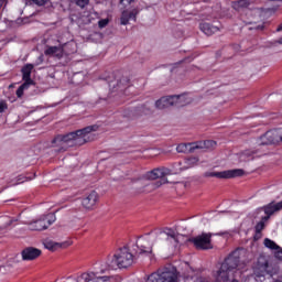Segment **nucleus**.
<instances>
[{
    "instance_id": "obj_1",
    "label": "nucleus",
    "mask_w": 282,
    "mask_h": 282,
    "mask_svg": "<svg viewBox=\"0 0 282 282\" xmlns=\"http://www.w3.org/2000/svg\"><path fill=\"white\" fill-rule=\"evenodd\" d=\"M94 131H98V126H89L66 135H58L54 139L53 147L58 151H67L69 147H82V144L94 140Z\"/></svg>"
},
{
    "instance_id": "obj_2",
    "label": "nucleus",
    "mask_w": 282,
    "mask_h": 282,
    "mask_svg": "<svg viewBox=\"0 0 282 282\" xmlns=\"http://www.w3.org/2000/svg\"><path fill=\"white\" fill-rule=\"evenodd\" d=\"M246 263L239 262V251H234L220 265L217 272V281L227 282L235 278V270H243Z\"/></svg>"
},
{
    "instance_id": "obj_3",
    "label": "nucleus",
    "mask_w": 282,
    "mask_h": 282,
    "mask_svg": "<svg viewBox=\"0 0 282 282\" xmlns=\"http://www.w3.org/2000/svg\"><path fill=\"white\" fill-rule=\"evenodd\" d=\"M153 243H160L158 241V232L152 235L143 236L137 239L135 246L133 250L135 252V257L149 256L153 252Z\"/></svg>"
},
{
    "instance_id": "obj_4",
    "label": "nucleus",
    "mask_w": 282,
    "mask_h": 282,
    "mask_svg": "<svg viewBox=\"0 0 282 282\" xmlns=\"http://www.w3.org/2000/svg\"><path fill=\"white\" fill-rule=\"evenodd\" d=\"M158 242L166 243L170 248H177L180 246V235L171 228H165L158 232Z\"/></svg>"
},
{
    "instance_id": "obj_5",
    "label": "nucleus",
    "mask_w": 282,
    "mask_h": 282,
    "mask_svg": "<svg viewBox=\"0 0 282 282\" xmlns=\"http://www.w3.org/2000/svg\"><path fill=\"white\" fill-rule=\"evenodd\" d=\"M56 221V216L53 214H47L44 216H41L40 218L32 220L30 223H26V226L29 227V230L32 231H42L47 230Z\"/></svg>"
},
{
    "instance_id": "obj_6",
    "label": "nucleus",
    "mask_w": 282,
    "mask_h": 282,
    "mask_svg": "<svg viewBox=\"0 0 282 282\" xmlns=\"http://www.w3.org/2000/svg\"><path fill=\"white\" fill-rule=\"evenodd\" d=\"M147 282H177V273L175 271H158L152 273Z\"/></svg>"
},
{
    "instance_id": "obj_7",
    "label": "nucleus",
    "mask_w": 282,
    "mask_h": 282,
    "mask_svg": "<svg viewBox=\"0 0 282 282\" xmlns=\"http://www.w3.org/2000/svg\"><path fill=\"white\" fill-rule=\"evenodd\" d=\"M279 142H282V128L278 130L268 131L258 140V144L261 145L279 144Z\"/></svg>"
},
{
    "instance_id": "obj_8",
    "label": "nucleus",
    "mask_w": 282,
    "mask_h": 282,
    "mask_svg": "<svg viewBox=\"0 0 282 282\" xmlns=\"http://www.w3.org/2000/svg\"><path fill=\"white\" fill-rule=\"evenodd\" d=\"M242 175H243V170L241 169L205 173V177H217L218 180H232V177H241Z\"/></svg>"
},
{
    "instance_id": "obj_9",
    "label": "nucleus",
    "mask_w": 282,
    "mask_h": 282,
    "mask_svg": "<svg viewBox=\"0 0 282 282\" xmlns=\"http://www.w3.org/2000/svg\"><path fill=\"white\" fill-rule=\"evenodd\" d=\"M212 237L213 234H202L192 238L191 241L198 250H210V248H213Z\"/></svg>"
},
{
    "instance_id": "obj_10",
    "label": "nucleus",
    "mask_w": 282,
    "mask_h": 282,
    "mask_svg": "<svg viewBox=\"0 0 282 282\" xmlns=\"http://www.w3.org/2000/svg\"><path fill=\"white\" fill-rule=\"evenodd\" d=\"M197 164H199V159L197 156L188 158L183 163H178V164L174 165L173 173H175V174L182 173V171L193 169V166H197Z\"/></svg>"
},
{
    "instance_id": "obj_11",
    "label": "nucleus",
    "mask_w": 282,
    "mask_h": 282,
    "mask_svg": "<svg viewBox=\"0 0 282 282\" xmlns=\"http://www.w3.org/2000/svg\"><path fill=\"white\" fill-rule=\"evenodd\" d=\"M166 175H173V172L166 167L154 169L145 174V180H160Z\"/></svg>"
},
{
    "instance_id": "obj_12",
    "label": "nucleus",
    "mask_w": 282,
    "mask_h": 282,
    "mask_svg": "<svg viewBox=\"0 0 282 282\" xmlns=\"http://www.w3.org/2000/svg\"><path fill=\"white\" fill-rule=\"evenodd\" d=\"M98 203V192L93 191L82 200V206L86 210H94V206Z\"/></svg>"
},
{
    "instance_id": "obj_13",
    "label": "nucleus",
    "mask_w": 282,
    "mask_h": 282,
    "mask_svg": "<svg viewBox=\"0 0 282 282\" xmlns=\"http://www.w3.org/2000/svg\"><path fill=\"white\" fill-rule=\"evenodd\" d=\"M140 13L137 8L123 10L121 13V25H128L129 21H135V17Z\"/></svg>"
},
{
    "instance_id": "obj_14",
    "label": "nucleus",
    "mask_w": 282,
    "mask_h": 282,
    "mask_svg": "<svg viewBox=\"0 0 282 282\" xmlns=\"http://www.w3.org/2000/svg\"><path fill=\"white\" fill-rule=\"evenodd\" d=\"M43 246L46 250H50L51 252H56V250H61L62 248H67L72 246V242H56L54 240H45L43 242Z\"/></svg>"
},
{
    "instance_id": "obj_15",
    "label": "nucleus",
    "mask_w": 282,
    "mask_h": 282,
    "mask_svg": "<svg viewBox=\"0 0 282 282\" xmlns=\"http://www.w3.org/2000/svg\"><path fill=\"white\" fill-rule=\"evenodd\" d=\"M41 254V250L34 247H28L22 251L23 261H34V259H39Z\"/></svg>"
},
{
    "instance_id": "obj_16",
    "label": "nucleus",
    "mask_w": 282,
    "mask_h": 282,
    "mask_svg": "<svg viewBox=\"0 0 282 282\" xmlns=\"http://www.w3.org/2000/svg\"><path fill=\"white\" fill-rule=\"evenodd\" d=\"M254 272L258 276H263L268 272V259L265 257L261 256L258 258Z\"/></svg>"
},
{
    "instance_id": "obj_17",
    "label": "nucleus",
    "mask_w": 282,
    "mask_h": 282,
    "mask_svg": "<svg viewBox=\"0 0 282 282\" xmlns=\"http://www.w3.org/2000/svg\"><path fill=\"white\" fill-rule=\"evenodd\" d=\"M276 210H282V200L280 203H270L268 206L264 207L265 217L263 218L264 221L270 219V216L274 215Z\"/></svg>"
},
{
    "instance_id": "obj_18",
    "label": "nucleus",
    "mask_w": 282,
    "mask_h": 282,
    "mask_svg": "<svg viewBox=\"0 0 282 282\" xmlns=\"http://www.w3.org/2000/svg\"><path fill=\"white\" fill-rule=\"evenodd\" d=\"M172 100L174 104V107H186V105H191L192 99L187 95H178V96H172Z\"/></svg>"
},
{
    "instance_id": "obj_19",
    "label": "nucleus",
    "mask_w": 282,
    "mask_h": 282,
    "mask_svg": "<svg viewBox=\"0 0 282 282\" xmlns=\"http://www.w3.org/2000/svg\"><path fill=\"white\" fill-rule=\"evenodd\" d=\"M251 17L253 18L249 23L251 25H254L258 23V25L253 26L254 30H263V19H261V11L256 10L252 12Z\"/></svg>"
},
{
    "instance_id": "obj_20",
    "label": "nucleus",
    "mask_w": 282,
    "mask_h": 282,
    "mask_svg": "<svg viewBox=\"0 0 282 282\" xmlns=\"http://www.w3.org/2000/svg\"><path fill=\"white\" fill-rule=\"evenodd\" d=\"M156 109H169V107H174L173 96L162 97L155 101Z\"/></svg>"
},
{
    "instance_id": "obj_21",
    "label": "nucleus",
    "mask_w": 282,
    "mask_h": 282,
    "mask_svg": "<svg viewBox=\"0 0 282 282\" xmlns=\"http://www.w3.org/2000/svg\"><path fill=\"white\" fill-rule=\"evenodd\" d=\"M19 221V216L12 218L10 216H1L0 217V230H6V228H10L12 224H17Z\"/></svg>"
},
{
    "instance_id": "obj_22",
    "label": "nucleus",
    "mask_w": 282,
    "mask_h": 282,
    "mask_svg": "<svg viewBox=\"0 0 282 282\" xmlns=\"http://www.w3.org/2000/svg\"><path fill=\"white\" fill-rule=\"evenodd\" d=\"M32 69H34L33 64H26L22 67V78L24 83H28L29 85H32L33 83L31 78Z\"/></svg>"
},
{
    "instance_id": "obj_23",
    "label": "nucleus",
    "mask_w": 282,
    "mask_h": 282,
    "mask_svg": "<svg viewBox=\"0 0 282 282\" xmlns=\"http://www.w3.org/2000/svg\"><path fill=\"white\" fill-rule=\"evenodd\" d=\"M45 56H56L61 58L63 56V46H48L44 51Z\"/></svg>"
},
{
    "instance_id": "obj_24",
    "label": "nucleus",
    "mask_w": 282,
    "mask_h": 282,
    "mask_svg": "<svg viewBox=\"0 0 282 282\" xmlns=\"http://www.w3.org/2000/svg\"><path fill=\"white\" fill-rule=\"evenodd\" d=\"M200 30L207 36H213V34H217V32H219V29L217 26L209 24V23L200 24Z\"/></svg>"
},
{
    "instance_id": "obj_25",
    "label": "nucleus",
    "mask_w": 282,
    "mask_h": 282,
    "mask_svg": "<svg viewBox=\"0 0 282 282\" xmlns=\"http://www.w3.org/2000/svg\"><path fill=\"white\" fill-rule=\"evenodd\" d=\"M264 246L269 249V250H281V247H279V245H276V242H274V240H271L269 238H265L263 241Z\"/></svg>"
},
{
    "instance_id": "obj_26",
    "label": "nucleus",
    "mask_w": 282,
    "mask_h": 282,
    "mask_svg": "<svg viewBox=\"0 0 282 282\" xmlns=\"http://www.w3.org/2000/svg\"><path fill=\"white\" fill-rule=\"evenodd\" d=\"M116 85H117V89H120L122 91V89H124V87H127V79L122 78L119 82H111L110 83V87L112 89H116Z\"/></svg>"
},
{
    "instance_id": "obj_27",
    "label": "nucleus",
    "mask_w": 282,
    "mask_h": 282,
    "mask_svg": "<svg viewBox=\"0 0 282 282\" xmlns=\"http://www.w3.org/2000/svg\"><path fill=\"white\" fill-rule=\"evenodd\" d=\"M196 149H204V144L202 142L187 143L188 153H193V151H196Z\"/></svg>"
},
{
    "instance_id": "obj_28",
    "label": "nucleus",
    "mask_w": 282,
    "mask_h": 282,
    "mask_svg": "<svg viewBox=\"0 0 282 282\" xmlns=\"http://www.w3.org/2000/svg\"><path fill=\"white\" fill-rule=\"evenodd\" d=\"M30 85L32 84H28V83H23V85H21L18 90H17V96L18 98H21V96H23V91H25V89H28L30 87Z\"/></svg>"
},
{
    "instance_id": "obj_29",
    "label": "nucleus",
    "mask_w": 282,
    "mask_h": 282,
    "mask_svg": "<svg viewBox=\"0 0 282 282\" xmlns=\"http://www.w3.org/2000/svg\"><path fill=\"white\" fill-rule=\"evenodd\" d=\"M73 3H75V6H77L78 8H87V6H89V0H72Z\"/></svg>"
},
{
    "instance_id": "obj_30",
    "label": "nucleus",
    "mask_w": 282,
    "mask_h": 282,
    "mask_svg": "<svg viewBox=\"0 0 282 282\" xmlns=\"http://www.w3.org/2000/svg\"><path fill=\"white\" fill-rule=\"evenodd\" d=\"M177 153H188V143H181L176 147Z\"/></svg>"
},
{
    "instance_id": "obj_31",
    "label": "nucleus",
    "mask_w": 282,
    "mask_h": 282,
    "mask_svg": "<svg viewBox=\"0 0 282 282\" xmlns=\"http://www.w3.org/2000/svg\"><path fill=\"white\" fill-rule=\"evenodd\" d=\"M252 155H254L253 151L247 150L242 153V161L246 162V160H252Z\"/></svg>"
},
{
    "instance_id": "obj_32",
    "label": "nucleus",
    "mask_w": 282,
    "mask_h": 282,
    "mask_svg": "<svg viewBox=\"0 0 282 282\" xmlns=\"http://www.w3.org/2000/svg\"><path fill=\"white\" fill-rule=\"evenodd\" d=\"M107 25H109V18H106V19H102V20H99V21H98V26H99L100 29L107 28Z\"/></svg>"
},
{
    "instance_id": "obj_33",
    "label": "nucleus",
    "mask_w": 282,
    "mask_h": 282,
    "mask_svg": "<svg viewBox=\"0 0 282 282\" xmlns=\"http://www.w3.org/2000/svg\"><path fill=\"white\" fill-rule=\"evenodd\" d=\"M263 228H265V224L262 221L258 223L256 226V232H261V230H263Z\"/></svg>"
},
{
    "instance_id": "obj_34",
    "label": "nucleus",
    "mask_w": 282,
    "mask_h": 282,
    "mask_svg": "<svg viewBox=\"0 0 282 282\" xmlns=\"http://www.w3.org/2000/svg\"><path fill=\"white\" fill-rule=\"evenodd\" d=\"M243 6H246V2L243 0H240V1L236 2V3H234V8L236 10H239V8H241Z\"/></svg>"
},
{
    "instance_id": "obj_35",
    "label": "nucleus",
    "mask_w": 282,
    "mask_h": 282,
    "mask_svg": "<svg viewBox=\"0 0 282 282\" xmlns=\"http://www.w3.org/2000/svg\"><path fill=\"white\" fill-rule=\"evenodd\" d=\"M166 183H169V181L166 178H162L161 181L155 183V188H160V186Z\"/></svg>"
},
{
    "instance_id": "obj_36",
    "label": "nucleus",
    "mask_w": 282,
    "mask_h": 282,
    "mask_svg": "<svg viewBox=\"0 0 282 282\" xmlns=\"http://www.w3.org/2000/svg\"><path fill=\"white\" fill-rule=\"evenodd\" d=\"M7 109H8V105H6V102L1 101L0 102V113H3V111Z\"/></svg>"
},
{
    "instance_id": "obj_37",
    "label": "nucleus",
    "mask_w": 282,
    "mask_h": 282,
    "mask_svg": "<svg viewBox=\"0 0 282 282\" xmlns=\"http://www.w3.org/2000/svg\"><path fill=\"white\" fill-rule=\"evenodd\" d=\"M36 6H45L47 3V0H32Z\"/></svg>"
},
{
    "instance_id": "obj_38",
    "label": "nucleus",
    "mask_w": 282,
    "mask_h": 282,
    "mask_svg": "<svg viewBox=\"0 0 282 282\" xmlns=\"http://www.w3.org/2000/svg\"><path fill=\"white\" fill-rule=\"evenodd\" d=\"M135 0H121L122 6H131Z\"/></svg>"
},
{
    "instance_id": "obj_39",
    "label": "nucleus",
    "mask_w": 282,
    "mask_h": 282,
    "mask_svg": "<svg viewBox=\"0 0 282 282\" xmlns=\"http://www.w3.org/2000/svg\"><path fill=\"white\" fill-rule=\"evenodd\" d=\"M206 147H215L217 144L215 141H207L204 143Z\"/></svg>"
},
{
    "instance_id": "obj_40",
    "label": "nucleus",
    "mask_w": 282,
    "mask_h": 282,
    "mask_svg": "<svg viewBox=\"0 0 282 282\" xmlns=\"http://www.w3.org/2000/svg\"><path fill=\"white\" fill-rule=\"evenodd\" d=\"M276 32H282V25L276 29Z\"/></svg>"
},
{
    "instance_id": "obj_41",
    "label": "nucleus",
    "mask_w": 282,
    "mask_h": 282,
    "mask_svg": "<svg viewBox=\"0 0 282 282\" xmlns=\"http://www.w3.org/2000/svg\"><path fill=\"white\" fill-rule=\"evenodd\" d=\"M231 282H238L237 280H232Z\"/></svg>"
}]
</instances>
